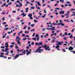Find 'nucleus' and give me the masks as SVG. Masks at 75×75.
<instances>
[{
    "label": "nucleus",
    "instance_id": "1",
    "mask_svg": "<svg viewBox=\"0 0 75 75\" xmlns=\"http://www.w3.org/2000/svg\"><path fill=\"white\" fill-rule=\"evenodd\" d=\"M39 48L37 49L34 52L37 53V52H39L40 53H41V51H43L44 50L43 49H41V48H42V47H39Z\"/></svg>",
    "mask_w": 75,
    "mask_h": 75
},
{
    "label": "nucleus",
    "instance_id": "2",
    "mask_svg": "<svg viewBox=\"0 0 75 75\" xmlns=\"http://www.w3.org/2000/svg\"><path fill=\"white\" fill-rule=\"evenodd\" d=\"M56 42L57 43L56 44L57 46L56 47H59V45H62V43H64V42L62 41V42H60L57 41Z\"/></svg>",
    "mask_w": 75,
    "mask_h": 75
},
{
    "label": "nucleus",
    "instance_id": "3",
    "mask_svg": "<svg viewBox=\"0 0 75 75\" xmlns=\"http://www.w3.org/2000/svg\"><path fill=\"white\" fill-rule=\"evenodd\" d=\"M43 43L42 42H40L39 43L36 42L35 43V45H37L38 46H40V45H41Z\"/></svg>",
    "mask_w": 75,
    "mask_h": 75
},
{
    "label": "nucleus",
    "instance_id": "4",
    "mask_svg": "<svg viewBox=\"0 0 75 75\" xmlns=\"http://www.w3.org/2000/svg\"><path fill=\"white\" fill-rule=\"evenodd\" d=\"M16 41H20L21 40V39H20V37L19 36H17L16 37Z\"/></svg>",
    "mask_w": 75,
    "mask_h": 75
},
{
    "label": "nucleus",
    "instance_id": "5",
    "mask_svg": "<svg viewBox=\"0 0 75 75\" xmlns=\"http://www.w3.org/2000/svg\"><path fill=\"white\" fill-rule=\"evenodd\" d=\"M8 50H9V49L8 48V47H6V48L5 49V52H9V51H8Z\"/></svg>",
    "mask_w": 75,
    "mask_h": 75
},
{
    "label": "nucleus",
    "instance_id": "6",
    "mask_svg": "<svg viewBox=\"0 0 75 75\" xmlns=\"http://www.w3.org/2000/svg\"><path fill=\"white\" fill-rule=\"evenodd\" d=\"M51 26H50V27H52L53 28L51 30V31H52L53 30H55V27H53V25H51Z\"/></svg>",
    "mask_w": 75,
    "mask_h": 75
},
{
    "label": "nucleus",
    "instance_id": "7",
    "mask_svg": "<svg viewBox=\"0 0 75 75\" xmlns=\"http://www.w3.org/2000/svg\"><path fill=\"white\" fill-rule=\"evenodd\" d=\"M64 12L65 11H61L59 12V14H64Z\"/></svg>",
    "mask_w": 75,
    "mask_h": 75
},
{
    "label": "nucleus",
    "instance_id": "8",
    "mask_svg": "<svg viewBox=\"0 0 75 75\" xmlns=\"http://www.w3.org/2000/svg\"><path fill=\"white\" fill-rule=\"evenodd\" d=\"M22 54L23 55H25V50H24L22 52Z\"/></svg>",
    "mask_w": 75,
    "mask_h": 75
},
{
    "label": "nucleus",
    "instance_id": "9",
    "mask_svg": "<svg viewBox=\"0 0 75 75\" xmlns=\"http://www.w3.org/2000/svg\"><path fill=\"white\" fill-rule=\"evenodd\" d=\"M16 56H14V59H17V58H18V55L17 54H16Z\"/></svg>",
    "mask_w": 75,
    "mask_h": 75
},
{
    "label": "nucleus",
    "instance_id": "10",
    "mask_svg": "<svg viewBox=\"0 0 75 75\" xmlns=\"http://www.w3.org/2000/svg\"><path fill=\"white\" fill-rule=\"evenodd\" d=\"M11 44L13 45L14 44H15V45L16 46L15 47H17V45L16 44H15V43L14 42H11Z\"/></svg>",
    "mask_w": 75,
    "mask_h": 75
},
{
    "label": "nucleus",
    "instance_id": "11",
    "mask_svg": "<svg viewBox=\"0 0 75 75\" xmlns=\"http://www.w3.org/2000/svg\"><path fill=\"white\" fill-rule=\"evenodd\" d=\"M45 50H48V51H50L51 50L49 49V47H46L45 48Z\"/></svg>",
    "mask_w": 75,
    "mask_h": 75
},
{
    "label": "nucleus",
    "instance_id": "12",
    "mask_svg": "<svg viewBox=\"0 0 75 75\" xmlns=\"http://www.w3.org/2000/svg\"><path fill=\"white\" fill-rule=\"evenodd\" d=\"M28 16L29 17H32V14L31 13H29L28 15Z\"/></svg>",
    "mask_w": 75,
    "mask_h": 75
},
{
    "label": "nucleus",
    "instance_id": "13",
    "mask_svg": "<svg viewBox=\"0 0 75 75\" xmlns=\"http://www.w3.org/2000/svg\"><path fill=\"white\" fill-rule=\"evenodd\" d=\"M74 49V48H72V47H69V50L70 51H71V50H72Z\"/></svg>",
    "mask_w": 75,
    "mask_h": 75
},
{
    "label": "nucleus",
    "instance_id": "14",
    "mask_svg": "<svg viewBox=\"0 0 75 75\" xmlns=\"http://www.w3.org/2000/svg\"><path fill=\"white\" fill-rule=\"evenodd\" d=\"M60 24L61 25H62V26H64L65 25V24L61 22L60 23Z\"/></svg>",
    "mask_w": 75,
    "mask_h": 75
},
{
    "label": "nucleus",
    "instance_id": "15",
    "mask_svg": "<svg viewBox=\"0 0 75 75\" xmlns=\"http://www.w3.org/2000/svg\"><path fill=\"white\" fill-rule=\"evenodd\" d=\"M7 52L6 53H5V55H8V53H9V52Z\"/></svg>",
    "mask_w": 75,
    "mask_h": 75
},
{
    "label": "nucleus",
    "instance_id": "16",
    "mask_svg": "<svg viewBox=\"0 0 75 75\" xmlns=\"http://www.w3.org/2000/svg\"><path fill=\"white\" fill-rule=\"evenodd\" d=\"M62 52H66V50H65V49H62Z\"/></svg>",
    "mask_w": 75,
    "mask_h": 75
},
{
    "label": "nucleus",
    "instance_id": "17",
    "mask_svg": "<svg viewBox=\"0 0 75 75\" xmlns=\"http://www.w3.org/2000/svg\"><path fill=\"white\" fill-rule=\"evenodd\" d=\"M31 8L30 9V10H31V9H34L35 8V6H32Z\"/></svg>",
    "mask_w": 75,
    "mask_h": 75
},
{
    "label": "nucleus",
    "instance_id": "18",
    "mask_svg": "<svg viewBox=\"0 0 75 75\" xmlns=\"http://www.w3.org/2000/svg\"><path fill=\"white\" fill-rule=\"evenodd\" d=\"M43 47H50L48 45H46V44L44 45Z\"/></svg>",
    "mask_w": 75,
    "mask_h": 75
},
{
    "label": "nucleus",
    "instance_id": "19",
    "mask_svg": "<svg viewBox=\"0 0 75 75\" xmlns=\"http://www.w3.org/2000/svg\"><path fill=\"white\" fill-rule=\"evenodd\" d=\"M6 3H4L3 5H2L1 6V7H4V6H5L6 5Z\"/></svg>",
    "mask_w": 75,
    "mask_h": 75
},
{
    "label": "nucleus",
    "instance_id": "20",
    "mask_svg": "<svg viewBox=\"0 0 75 75\" xmlns=\"http://www.w3.org/2000/svg\"><path fill=\"white\" fill-rule=\"evenodd\" d=\"M73 38V35H71L70 36H69V38Z\"/></svg>",
    "mask_w": 75,
    "mask_h": 75
},
{
    "label": "nucleus",
    "instance_id": "21",
    "mask_svg": "<svg viewBox=\"0 0 75 75\" xmlns=\"http://www.w3.org/2000/svg\"><path fill=\"white\" fill-rule=\"evenodd\" d=\"M32 39L33 40H35V41H36L37 40V38H32Z\"/></svg>",
    "mask_w": 75,
    "mask_h": 75
},
{
    "label": "nucleus",
    "instance_id": "22",
    "mask_svg": "<svg viewBox=\"0 0 75 75\" xmlns=\"http://www.w3.org/2000/svg\"><path fill=\"white\" fill-rule=\"evenodd\" d=\"M16 41L18 44H21V42H20V41H19V40H18V41Z\"/></svg>",
    "mask_w": 75,
    "mask_h": 75
},
{
    "label": "nucleus",
    "instance_id": "23",
    "mask_svg": "<svg viewBox=\"0 0 75 75\" xmlns=\"http://www.w3.org/2000/svg\"><path fill=\"white\" fill-rule=\"evenodd\" d=\"M35 36L36 38H37L38 37H39V35H38V34H37L35 35Z\"/></svg>",
    "mask_w": 75,
    "mask_h": 75
},
{
    "label": "nucleus",
    "instance_id": "24",
    "mask_svg": "<svg viewBox=\"0 0 75 75\" xmlns=\"http://www.w3.org/2000/svg\"><path fill=\"white\" fill-rule=\"evenodd\" d=\"M6 33H5V35H3L2 36V38H5V37H6Z\"/></svg>",
    "mask_w": 75,
    "mask_h": 75
},
{
    "label": "nucleus",
    "instance_id": "25",
    "mask_svg": "<svg viewBox=\"0 0 75 75\" xmlns=\"http://www.w3.org/2000/svg\"><path fill=\"white\" fill-rule=\"evenodd\" d=\"M25 33L28 34V33H29V31H25Z\"/></svg>",
    "mask_w": 75,
    "mask_h": 75
},
{
    "label": "nucleus",
    "instance_id": "26",
    "mask_svg": "<svg viewBox=\"0 0 75 75\" xmlns=\"http://www.w3.org/2000/svg\"><path fill=\"white\" fill-rule=\"evenodd\" d=\"M52 24H53V25H58L57 24L55 23H53Z\"/></svg>",
    "mask_w": 75,
    "mask_h": 75
},
{
    "label": "nucleus",
    "instance_id": "27",
    "mask_svg": "<svg viewBox=\"0 0 75 75\" xmlns=\"http://www.w3.org/2000/svg\"><path fill=\"white\" fill-rule=\"evenodd\" d=\"M31 54V52H28V53H26L27 55H28V54Z\"/></svg>",
    "mask_w": 75,
    "mask_h": 75
},
{
    "label": "nucleus",
    "instance_id": "28",
    "mask_svg": "<svg viewBox=\"0 0 75 75\" xmlns=\"http://www.w3.org/2000/svg\"><path fill=\"white\" fill-rule=\"evenodd\" d=\"M37 4L38 5V6H41V4H40V1L38 2Z\"/></svg>",
    "mask_w": 75,
    "mask_h": 75
},
{
    "label": "nucleus",
    "instance_id": "29",
    "mask_svg": "<svg viewBox=\"0 0 75 75\" xmlns=\"http://www.w3.org/2000/svg\"><path fill=\"white\" fill-rule=\"evenodd\" d=\"M52 39L53 40H56L57 39V38L55 37H54L52 38Z\"/></svg>",
    "mask_w": 75,
    "mask_h": 75
},
{
    "label": "nucleus",
    "instance_id": "30",
    "mask_svg": "<svg viewBox=\"0 0 75 75\" xmlns=\"http://www.w3.org/2000/svg\"><path fill=\"white\" fill-rule=\"evenodd\" d=\"M75 10V9L71 8V11H74Z\"/></svg>",
    "mask_w": 75,
    "mask_h": 75
},
{
    "label": "nucleus",
    "instance_id": "31",
    "mask_svg": "<svg viewBox=\"0 0 75 75\" xmlns=\"http://www.w3.org/2000/svg\"><path fill=\"white\" fill-rule=\"evenodd\" d=\"M8 29H9V28H6L5 29H4V30H8Z\"/></svg>",
    "mask_w": 75,
    "mask_h": 75
},
{
    "label": "nucleus",
    "instance_id": "32",
    "mask_svg": "<svg viewBox=\"0 0 75 75\" xmlns=\"http://www.w3.org/2000/svg\"><path fill=\"white\" fill-rule=\"evenodd\" d=\"M27 26H25L24 27V28H23V29L24 30H25V29H26V28H27Z\"/></svg>",
    "mask_w": 75,
    "mask_h": 75
},
{
    "label": "nucleus",
    "instance_id": "33",
    "mask_svg": "<svg viewBox=\"0 0 75 75\" xmlns=\"http://www.w3.org/2000/svg\"><path fill=\"white\" fill-rule=\"evenodd\" d=\"M34 22H35V23H37V22H38V21L37 20H35L34 19Z\"/></svg>",
    "mask_w": 75,
    "mask_h": 75
},
{
    "label": "nucleus",
    "instance_id": "34",
    "mask_svg": "<svg viewBox=\"0 0 75 75\" xmlns=\"http://www.w3.org/2000/svg\"><path fill=\"white\" fill-rule=\"evenodd\" d=\"M27 38H24L22 39V40H27Z\"/></svg>",
    "mask_w": 75,
    "mask_h": 75
},
{
    "label": "nucleus",
    "instance_id": "35",
    "mask_svg": "<svg viewBox=\"0 0 75 75\" xmlns=\"http://www.w3.org/2000/svg\"><path fill=\"white\" fill-rule=\"evenodd\" d=\"M46 16V14H45L44 16H42V18H45V16Z\"/></svg>",
    "mask_w": 75,
    "mask_h": 75
},
{
    "label": "nucleus",
    "instance_id": "36",
    "mask_svg": "<svg viewBox=\"0 0 75 75\" xmlns=\"http://www.w3.org/2000/svg\"><path fill=\"white\" fill-rule=\"evenodd\" d=\"M59 47H56L55 48H56L57 49V50H59V51H60V49H59Z\"/></svg>",
    "mask_w": 75,
    "mask_h": 75
},
{
    "label": "nucleus",
    "instance_id": "37",
    "mask_svg": "<svg viewBox=\"0 0 75 75\" xmlns=\"http://www.w3.org/2000/svg\"><path fill=\"white\" fill-rule=\"evenodd\" d=\"M35 31V29H32L30 30V31Z\"/></svg>",
    "mask_w": 75,
    "mask_h": 75
},
{
    "label": "nucleus",
    "instance_id": "38",
    "mask_svg": "<svg viewBox=\"0 0 75 75\" xmlns=\"http://www.w3.org/2000/svg\"><path fill=\"white\" fill-rule=\"evenodd\" d=\"M47 7H49V8H51V6L49 5H47Z\"/></svg>",
    "mask_w": 75,
    "mask_h": 75
},
{
    "label": "nucleus",
    "instance_id": "39",
    "mask_svg": "<svg viewBox=\"0 0 75 75\" xmlns=\"http://www.w3.org/2000/svg\"><path fill=\"white\" fill-rule=\"evenodd\" d=\"M2 57V58H4V56H2V55H0V58Z\"/></svg>",
    "mask_w": 75,
    "mask_h": 75
},
{
    "label": "nucleus",
    "instance_id": "40",
    "mask_svg": "<svg viewBox=\"0 0 75 75\" xmlns=\"http://www.w3.org/2000/svg\"><path fill=\"white\" fill-rule=\"evenodd\" d=\"M55 9L56 10H60V8H55Z\"/></svg>",
    "mask_w": 75,
    "mask_h": 75
},
{
    "label": "nucleus",
    "instance_id": "41",
    "mask_svg": "<svg viewBox=\"0 0 75 75\" xmlns=\"http://www.w3.org/2000/svg\"><path fill=\"white\" fill-rule=\"evenodd\" d=\"M46 29L47 30H51V29H52V28H46Z\"/></svg>",
    "mask_w": 75,
    "mask_h": 75
},
{
    "label": "nucleus",
    "instance_id": "42",
    "mask_svg": "<svg viewBox=\"0 0 75 75\" xmlns=\"http://www.w3.org/2000/svg\"><path fill=\"white\" fill-rule=\"evenodd\" d=\"M26 3L27 4H30V2L26 1Z\"/></svg>",
    "mask_w": 75,
    "mask_h": 75
},
{
    "label": "nucleus",
    "instance_id": "43",
    "mask_svg": "<svg viewBox=\"0 0 75 75\" xmlns=\"http://www.w3.org/2000/svg\"><path fill=\"white\" fill-rule=\"evenodd\" d=\"M11 54H13V51L12 50H11Z\"/></svg>",
    "mask_w": 75,
    "mask_h": 75
},
{
    "label": "nucleus",
    "instance_id": "44",
    "mask_svg": "<svg viewBox=\"0 0 75 75\" xmlns=\"http://www.w3.org/2000/svg\"><path fill=\"white\" fill-rule=\"evenodd\" d=\"M37 38V41H38V40H39L40 38H39V37H38V38Z\"/></svg>",
    "mask_w": 75,
    "mask_h": 75
},
{
    "label": "nucleus",
    "instance_id": "45",
    "mask_svg": "<svg viewBox=\"0 0 75 75\" xmlns=\"http://www.w3.org/2000/svg\"><path fill=\"white\" fill-rule=\"evenodd\" d=\"M55 40H53L52 42V43H54V42H55Z\"/></svg>",
    "mask_w": 75,
    "mask_h": 75
},
{
    "label": "nucleus",
    "instance_id": "46",
    "mask_svg": "<svg viewBox=\"0 0 75 75\" xmlns=\"http://www.w3.org/2000/svg\"><path fill=\"white\" fill-rule=\"evenodd\" d=\"M25 16H26V14L24 13L23 15V17H25Z\"/></svg>",
    "mask_w": 75,
    "mask_h": 75
},
{
    "label": "nucleus",
    "instance_id": "47",
    "mask_svg": "<svg viewBox=\"0 0 75 75\" xmlns=\"http://www.w3.org/2000/svg\"><path fill=\"white\" fill-rule=\"evenodd\" d=\"M66 3H67V4H70V2L67 1L66 2Z\"/></svg>",
    "mask_w": 75,
    "mask_h": 75
},
{
    "label": "nucleus",
    "instance_id": "48",
    "mask_svg": "<svg viewBox=\"0 0 75 75\" xmlns=\"http://www.w3.org/2000/svg\"><path fill=\"white\" fill-rule=\"evenodd\" d=\"M12 4V3L11 2H10L8 4V5H11Z\"/></svg>",
    "mask_w": 75,
    "mask_h": 75
},
{
    "label": "nucleus",
    "instance_id": "49",
    "mask_svg": "<svg viewBox=\"0 0 75 75\" xmlns=\"http://www.w3.org/2000/svg\"><path fill=\"white\" fill-rule=\"evenodd\" d=\"M30 28H31V27H29L28 28V29L29 30H30Z\"/></svg>",
    "mask_w": 75,
    "mask_h": 75
},
{
    "label": "nucleus",
    "instance_id": "50",
    "mask_svg": "<svg viewBox=\"0 0 75 75\" xmlns=\"http://www.w3.org/2000/svg\"><path fill=\"white\" fill-rule=\"evenodd\" d=\"M45 30H46V29H45V28L42 29V30H43V31H45Z\"/></svg>",
    "mask_w": 75,
    "mask_h": 75
},
{
    "label": "nucleus",
    "instance_id": "51",
    "mask_svg": "<svg viewBox=\"0 0 75 75\" xmlns=\"http://www.w3.org/2000/svg\"><path fill=\"white\" fill-rule=\"evenodd\" d=\"M50 17L52 18H54V16H50Z\"/></svg>",
    "mask_w": 75,
    "mask_h": 75
},
{
    "label": "nucleus",
    "instance_id": "52",
    "mask_svg": "<svg viewBox=\"0 0 75 75\" xmlns=\"http://www.w3.org/2000/svg\"><path fill=\"white\" fill-rule=\"evenodd\" d=\"M64 16H69V14H66L64 15Z\"/></svg>",
    "mask_w": 75,
    "mask_h": 75
},
{
    "label": "nucleus",
    "instance_id": "53",
    "mask_svg": "<svg viewBox=\"0 0 75 75\" xmlns=\"http://www.w3.org/2000/svg\"><path fill=\"white\" fill-rule=\"evenodd\" d=\"M16 7H21V6H19L17 4L16 5Z\"/></svg>",
    "mask_w": 75,
    "mask_h": 75
},
{
    "label": "nucleus",
    "instance_id": "54",
    "mask_svg": "<svg viewBox=\"0 0 75 75\" xmlns=\"http://www.w3.org/2000/svg\"><path fill=\"white\" fill-rule=\"evenodd\" d=\"M68 6H72V5L71 4H68Z\"/></svg>",
    "mask_w": 75,
    "mask_h": 75
},
{
    "label": "nucleus",
    "instance_id": "55",
    "mask_svg": "<svg viewBox=\"0 0 75 75\" xmlns=\"http://www.w3.org/2000/svg\"><path fill=\"white\" fill-rule=\"evenodd\" d=\"M67 38H66V37H64V40H67Z\"/></svg>",
    "mask_w": 75,
    "mask_h": 75
},
{
    "label": "nucleus",
    "instance_id": "56",
    "mask_svg": "<svg viewBox=\"0 0 75 75\" xmlns=\"http://www.w3.org/2000/svg\"><path fill=\"white\" fill-rule=\"evenodd\" d=\"M37 9H38V10H40L41 9V8H40V7H38L37 8Z\"/></svg>",
    "mask_w": 75,
    "mask_h": 75
},
{
    "label": "nucleus",
    "instance_id": "57",
    "mask_svg": "<svg viewBox=\"0 0 75 75\" xmlns=\"http://www.w3.org/2000/svg\"><path fill=\"white\" fill-rule=\"evenodd\" d=\"M31 27H34V24H31Z\"/></svg>",
    "mask_w": 75,
    "mask_h": 75
},
{
    "label": "nucleus",
    "instance_id": "58",
    "mask_svg": "<svg viewBox=\"0 0 75 75\" xmlns=\"http://www.w3.org/2000/svg\"><path fill=\"white\" fill-rule=\"evenodd\" d=\"M24 14V13H23L21 14V16H23V15Z\"/></svg>",
    "mask_w": 75,
    "mask_h": 75
},
{
    "label": "nucleus",
    "instance_id": "59",
    "mask_svg": "<svg viewBox=\"0 0 75 75\" xmlns=\"http://www.w3.org/2000/svg\"><path fill=\"white\" fill-rule=\"evenodd\" d=\"M30 6H33V4L31 3H30Z\"/></svg>",
    "mask_w": 75,
    "mask_h": 75
},
{
    "label": "nucleus",
    "instance_id": "60",
    "mask_svg": "<svg viewBox=\"0 0 75 75\" xmlns=\"http://www.w3.org/2000/svg\"><path fill=\"white\" fill-rule=\"evenodd\" d=\"M22 36H23V37H25V34H22Z\"/></svg>",
    "mask_w": 75,
    "mask_h": 75
},
{
    "label": "nucleus",
    "instance_id": "61",
    "mask_svg": "<svg viewBox=\"0 0 75 75\" xmlns=\"http://www.w3.org/2000/svg\"><path fill=\"white\" fill-rule=\"evenodd\" d=\"M8 26V25H5V26L4 27H7Z\"/></svg>",
    "mask_w": 75,
    "mask_h": 75
},
{
    "label": "nucleus",
    "instance_id": "62",
    "mask_svg": "<svg viewBox=\"0 0 75 75\" xmlns=\"http://www.w3.org/2000/svg\"><path fill=\"white\" fill-rule=\"evenodd\" d=\"M58 6V4H56L54 5V6Z\"/></svg>",
    "mask_w": 75,
    "mask_h": 75
},
{
    "label": "nucleus",
    "instance_id": "63",
    "mask_svg": "<svg viewBox=\"0 0 75 75\" xmlns=\"http://www.w3.org/2000/svg\"><path fill=\"white\" fill-rule=\"evenodd\" d=\"M28 25H31V22H29L28 23Z\"/></svg>",
    "mask_w": 75,
    "mask_h": 75
},
{
    "label": "nucleus",
    "instance_id": "64",
    "mask_svg": "<svg viewBox=\"0 0 75 75\" xmlns=\"http://www.w3.org/2000/svg\"><path fill=\"white\" fill-rule=\"evenodd\" d=\"M13 45H11L10 46V47H13Z\"/></svg>",
    "mask_w": 75,
    "mask_h": 75
}]
</instances>
